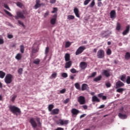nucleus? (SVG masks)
<instances>
[{"label": "nucleus", "mask_w": 130, "mask_h": 130, "mask_svg": "<svg viewBox=\"0 0 130 130\" xmlns=\"http://www.w3.org/2000/svg\"><path fill=\"white\" fill-rule=\"evenodd\" d=\"M9 109L10 111L13 113H19L21 114V110L15 106H10Z\"/></svg>", "instance_id": "f257e3e1"}, {"label": "nucleus", "mask_w": 130, "mask_h": 130, "mask_svg": "<svg viewBox=\"0 0 130 130\" xmlns=\"http://www.w3.org/2000/svg\"><path fill=\"white\" fill-rule=\"evenodd\" d=\"M4 81L6 84H11L13 82V75L11 74H8L6 76Z\"/></svg>", "instance_id": "f03ea898"}, {"label": "nucleus", "mask_w": 130, "mask_h": 130, "mask_svg": "<svg viewBox=\"0 0 130 130\" xmlns=\"http://www.w3.org/2000/svg\"><path fill=\"white\" fill-rule=\"evenodd\" d=\"M56 123L58 125H67V124H69V120L59 119L56 121Z\"/></svg>", "instance_id": "7ed1b4c3"}, {"label": "nucleus", "mask_w": 130, "mask_h": 130, "mask_svg": "<svg viewBox=\"0 0 130 130\" xmlns=\"http://www.w3.org/2000/svg\"><path fill=\"white\" fill-rule=\"evenodd\" d=\"M96 56L98 58H104V56H105V52L102 49H100L97 52Z\"/></svg>", "instance_id": "20e7f679"}, {"label": "nucleus", "mask_w": 130, "mask_h": 130, "mask_svg": "<svg viewBox=\"0 0 130 130\" xmlns=\"http://www.w3.org/2000/svg\"><path fill=\"white\" fill-rule=\"evenodd\" d=\"M29 123H30L31 126L33 127L34 130H38V129H35L37 127V123L34 118H31L29 120Z\"/></svg>", "instance_id": "39448f33"}, {"label": "nucleus", "mask_w": 130, "mask_h": 130, "mask_svg": "<svg viewBox=\"0 0 130 130\" xmlns=\"http://www.w3.org/2000/svg\"><path fill=\"white\" fill-rule=\"evenodd\" d=\"M78 102L80 103V105H83L86 104V100L85 96H80L78 98Z\"/></svg>", "instance_id": "423d86ee"}, {"label": "nucleus", "mask_w": 130, "mask_h": 130, "mask_svg": "<svg viewBox=\"0 0 130 130\" xmlns=\"http://www.w3.org/2000/svg\"><path fill=\"white\" fill-rule=\"evenodd\" d=\"M26 14H27V11H18L17 12V16H18L20 19H25L26 17H25L24 15H26Z\"/></svg>", "instance_id": "0eeeda50"}, {"label": "nucleus", "mask_w": 130, "mask_h": 130, "mask_svg": "<svg viewBox=\"0 0 130 130\" xmlns=\"http://www.w3.org/2000/svg\"><path fill=\"white\" fill-rule=\"evenodd\" d=\"M85 49H86V47L84 46L79 47L75 52L76 55H79V54H81V53H82V52H83Z\"/></svg>", "instance_id": "6e6552de"}, {"label": "nucleus", "mask_w": 130, "mask_h": 130, "mask_svg": "<svg viewBox=\"0 0 130 130\" xmlns=\"http://www.w3.org/2000/svg\"><path fill=\"white\" fill-rule=\"evenodd\" d=\"M129 30H130V25H127L126 26L125 29L122 32V35H123V36H125V35H127V34L129 33Z\"/></svg>", "instance_id": "1a4fd4ad"}, {"label": "nucleus", "mask_w": 130, "mask_h": 130, "mask_svg": "<svg viewBox=\"0 0 130 130\" xmlns=\"http://www.w3.org/2000/svg\"><path fill=\"white\" fill-rule=\"evenodd\" d=\"M124 86V83H123L121 81L119 80L116 83V89H118V88H121Z\"/></svg>", "instance_id": "9d476101"}, {"label": "nucleus", "mask_w": 130, "mask_h": 130, "mask_svg": "<svg viewBox=\"0 0 130 130\" xmlns=\"http://www.w3.org/2000/svg\"><path fill=\"white\" fill-rule=\"evenodd\" d=\"M71 112H72L73 115H75V116H74V117H76V116H77V115H78V114H79V113H80V111H79V110H78L77 109L73 108L72 109Z\"/></svg>", "instance_id": "9b49d317"}, {"label": "nucleus", "mask_w": 130, "mask_h": 130, "mask_svg": "<svg viewBox=\"0 0 130 130\" xmlns=\"http://www.w3.org/2000/svg\"><path fill=\"white\" fill-rule=\"evenodd\" d=\"M80 67L82 70H85L87 67H88V64L86 62L82 61L80 63Z\"/></svg>", "instance_id": "f8f14e48"}, {"label": "nucleus", "mask_w": 130, "mask_h": 130, "mask_svg": "<svg viewBox=\"0 0 130 130\" xmlns=\"http://www.w3.org/2000/svg\"><path fill=\"white\" fill-rule=\"evenodd\" d=\"M103 76H105L107 78H108L110 76V73L108 70H103L102 72Z\"/></svg>", "instance_id": "ddd939ff"}, {"label": "nucleus", "mask_w": 130, "mask_h": 130, "mask_svg": "<svg viewBox=\"0 0 130 130\" xmlns=\"http://www.w3.org/2000/svg\"><path fill=\"white\" fill-rule=\"evenodd\" d=\"M59 113V110L58 109H54L51 112V114L52 115H56Z\"/></svg>", "instance_id": "4468645a"}, {"label": "nucleus", "mask_w": 130, "mask_h": 130, "mask_svg": "<svg viewBox=\"0 0 130 130\" xmlns=\"http://www.w3.org/2000/svg\"><path fill=\"white\" fill-rule=\"evenodd\" d=\"M110 15L111 19H115V18H116V13L114 10L111 11Z\"/></svg>", "instance_id": "2eb2a0df"}, {"label": "nucleus", "mask_w": 130, "mask_h": 130, "mask_svg": "<svg viewBox=\"0 0 130 130\" xmlns=\"http://www.w3.org/2000/svg\"><path fill=\"white\" fill-rule=\"evenodd\" d=\"M72 63H73V62H72V61H68L65 63V66H64L65 69H70V68L72 67Z\"/></svg>", "instance_id": "dca6fc26"}, {"label": "nucleus", "mask_w": 130, "mask_h": 130, "mask_svg": "<svg viewBox=\"0 0 130 130\" xmlns=\"http://www.w3.org/2000/svg\"><path fill=\"white\" fill-rule=\"evenodd\" d=\"M36 3L34 6V8L36 10H37L38 8H40V7H41V4H40V0H36Z\"/></svg>", "instance_id": "f3484780"}, {"label": "nucleus", "mask_w": 130, "mask_h": 130, "mask_svg": "<svg viewBox=\"0 0 130 130\" xmlns=\"http://www.w3.org/2000/svg\"><path fill=\"white\" fill-rule=\"evenodd\" d=\"M118 116L121 119H126V118H127V115L126 114H123L121 113H119Z\"/></svg>", "instance_id": "a211bd4d"}, {"label": "nucleus", "mask_w": 130, "mask_h": 130, "mask_svg": "<svg viewBox=\"0 0 130 130\" xmlns=\"http://www.w3.org/2000/svg\"><path fill=\"white\" fill-rule=\"evenodd\" d=\"M89 89V86L88 84L84 83L81 86V90L82 91H85V90H88Z\"/></svg>", "instance_id": "6ab92c4d"}, {"label": "nucleus", "mask_w": 130, "mask_h": 130, "mask_svg": "<svg viewBox=\"0 0 130 130\" xmlns=\"http://www.w3.org/2000/svg\"><path fill=\"white\" fill-rule=\"evenodd\" d=\"M74 13L75 14V15L77 18H80V14H79V9L75 8L74 9Z\"/></svg>", "instance_id": "aec40b11"}, {"label": "nucleus", "mask_w": 130, "mask_h": 130, "mask_svg": "<svg viewBox=\"0 0 130 130\" xmlns=\"http://www.w3.org/2000/svg\"><path fill=\"white\" fill-rule=\"evenodd\" d=\"M64 58L66 61H70L71 60V56L70 55V54H66L64 56Z\"/></svg>", "instance_id": "412c9836"}, {"label": "nucleus", "mask_w": 130, "mask_h": 130, "mask_svg": "<svg viewBox=\"0 0 130 130\" xmlns=\"http://www.w3.org/2000/svg\"><path fill=\"white\" fill-rule=\"evenodd\" d=\"M92 102H100V100L97 96L94 95L92 97Z\"/></svg>", "instance_id": "4be33fe9"}, {"label": "nucleus", "mask_w": 130, "mask_h": 130, "mask_svg": "<svg viewBox=\"0 0 130 130\" xmlns=\"http://www.w3.org/2000/svg\"><path fill=\"white\" fill-rule=\"evenodd\" d=\"M15 58L17 60H21L22 59V54L18 53L15 56Z\"/></svg>", "instance_id": "5701e85b"}, {"label": "nucleus", "mask_w": 130, "mask_h": 130, "mask_svg": "<svg viewBox=\"0 0 130 130\" xmlns=\"http://www.w3.org/2000/svg\"><path fill=\"white\" fill-rule=\"evenodd\" d=\"M55 18H52L50 20L51 25H54L56 22V15H54Z\"/></svg>", "instance_id": "b1692460"}, {"label": "nucleus", "mask_w": 130, "mask_h": 130, "mask_svg": "<svg viewBox=\"0 0 130 130\" xmlns=\"http://www.w3.org/2000/svg\"><path fill=\"white\" fill-rule=\"evenodd\" d=\"M125 89L119 87L117 88L116 92H117L118 93H120L121 94H122V93L123 92V91H125Z\"/></svg>", "instance_id": "393cba45"}, {"label": "nucleus", "mask_w": 130, "mask_h": 130, "mask_svg": "<svg viewBox=\"0 0 130 130\" xmlns=\"http://www.w3.org/2000/svg\"><path fill=\"white\" fill-rule=\"evenodd\" d=\"M101 79H102V76L100 75V76L95 77V78H94L93 81H94V82H98L99 81H101Z\"/></svg>", "instance_id": "a878e982"}, {"label": "nucleus", "mask_w": 130, "mask_h": 130, "mask_svg": "<svg viewBox=\"0 0 130 130\" xmlns=\"http://www.w3.org/2000/svg\"><path fill=\"white\" fill-rule=\"evenodd\" d=\"M121 29V24L119 22H117V25L116 27V30L117 31H119Z\"/></svg>", "instance_id": "bb28decb"}, {"label": "nucleus", "mask_w": 130, "mask_h": 130, "mask_svg": "<svg viewBox=\"0 0 130 130\" xmlns=\"http://www.w3.org/2000/svg\"><path fill=\"white\" fill-rule=\"evenodd\" d=\"M53 108H54V105H53V104H50L48 107V110L49 111H50V112H51V111H52V109H53Z\"/></svg>", "instance_id": "cd10ccee"}, {"label": "nucleus", "mask_w": 130, "mask_h": 130, "mask_svg": "<svg viewBox=\"0 0 130 130\" xmlns=\"http://www.w3.org/2000/svg\"><path fill=\"white\" fill-rule=\"evenodd\" d=\"M6 76V73L3 72L2 71H0V78L1 79H4Z\"/></svg>", "instance_id": "c85d7f7f"}, {"label": "nucleus", "mask_w": 130, "mask_h": 130, "mask_svg": "<svg viewBox=\"0 0 130 130\" xmlns=\"http://www.w3.org/2000/svg\"><path fill=\"white\" fill-rule=\"evenodd\" d=\"M125 59H126V60H128V59H130V53L128 52H126L125 55Z\"/></svg>", "instance_id": "c756f323"}, {"label": "nucleus", "mask_w": 130, "mask_h": 130, "mask_svg": "<svg viewBox=\"0 0 130 130\" xmlns=\"http://www.w3.org/2000/svg\"><path fill=\"white\" fill-rule=\"evenodd\" d=\"M126 79V75L124 74L121 76L120 80L122 82H125V79Z\"/></svg>", "instance_id": "7c9ffc66"}, {"label": "nucleus", "mask_w": 130, "mask_h": 130, "mask_svg": "<svg viewBox=\"0 0 130 130\" xmlns=\"http://www.w3.org/2000/svg\"><path fill=\"white\" fill-rule=\"evenodd\" d=\"M4 11L5 12V13L6 14H7V15L9 16V17H13V15L12 14V13H11V12L8 11V10L4 9Z\"/></svg>", "instance_id": "2f4dec72"}, {"label": "nucleus", "mask_w": 130, "mask_h": 130, "mask_svg": "<svg viewBox=\"0 0 130 130\" xmlns=\"http://www.w3.org/2000/svg\"><path fill=\"white\" fill-rule=\"evenodd\" d=\"M33 62L35 64H39V63H40V59L39 58H37L34 60Z\"/></svg>", "instance_id": "473e14b6"}, {"label": "nucleus", "mask_w": 130, "mask_h": 130, "mask_svg": "<svg viewBox=\"0 0 130 130\" xmlns=\"http://www.w3.org/2000/svg\"><path fill=\"white\" fill-rule=\"evenodd\" d=\"M75 87L77 89V90H81V86L80 85V84L78 83H76L75 84Z\"/></svg>", "instance_id": "72a5a7b5"}, {"label": "nucleus", "mask_w": 130, "mask_h": 130, "mask_svg": "<svg viewBox=\"0 0 130 130\" xmlns=\"http://www.w3.org/2000/svg\"><path fill=\"white\" fill-rule=\"evenodd\" d=\"M39 49L38 48H33L32 49V53H36V52H38Z\"/></svg>", "instance_id": "f704fd0d"}, {"label": "nucleus", "mask_w": 130, "mask_h": 130, "mask_svg": "<svg viewBox=\"0 0 130 130\" xmlns=\"http://www.w3.org/2000/svg\"><path fill=\"white\" fill-rule=\"evenodd\" d=\"M20 52L21 53H23L25 50V47L24 46V45L20 46Z\"/></svg>", "instance_id": "c9c22d12"}, {"label": "nucleus", "mask_w": 130, "mask_h": 130, "mask_svg": "<svg viewBox=\"0 0 130 130\" xmlns=\"http://www.w3.org/2000/svg\"><path fill=\"white\" fill-rule=\"evenodd\" d=\"M16 5L17 6V7H19V8H20L21 9H22V8L24 7V5H23V4H22L20 2H17L16 3Z\"/></svg>", "instance_id": "e433bc0d"}, {"label": "nucleus", "mask_w": 130, "mask_h": 130, "mask_svg": "<svg viewBox=\"0 0 130 130\" xmlns=\"http://www.w3.org/2000/svg\"><path fill=\"white\" fill-rule=\"evenodd\" d=\"M95 6V0H93L89 5V8H94Z\"/></svg>", "instance_id": "4c0bfd02"}, {"label": "nucleus", "mask_w": 130, "mask_h": 130, "mask_svg": "<svg viewBox=\"0 0 130 130\" xmlns=\"http://www.w3.org/2000/svg\"><path fill=\"white\" fill-rule=\"evenodd\" d=\"M72 45V43L70 42H66V45H65V47L66 48H68V47H70Z\"/></svg>", "instance_id": "58836bf2"}, {"label": "nucleus", "mask_w": 130, "mask_h": 130, "mask_svg": "<svg viewBox=\"0 0 130 130\" xmlns=\"http://www.w3.org/2000/svg\"><path fill=\"white\" fill-rule=\"evenodd\" d=\"M67 18L68 20H74L75 16L73 15H68Z\"/></svg>", "instance_id": "ea45409f"}, {"label": "nucleus", "mask_w": 130, "mask_h": 130, "mask_svg": "<svg viewBox=\"0 0 130 130\" xmlns=\"http://www.w3.org/2000/svg\"><path fill=\"white\" fill-rule=\"evenodd\" d=\"M48 52H49V47H47L45 51V54H46V55H47V54H48Z\"/></svg>", "instance_id": "a19ab883"}, {"label": "nucleus", "mask_w": 130, "mask_h": 130, "mask_svg": "<svg viewBox=\"0 0 130 130\" xmlns=\"http://www.w3.org/2000/svg\"><path fill=\"white\" fill-rule=\"evenodd\" d=\"M111 50L110 48H108L107 50L106 53L107 55H110L111 54Z\"/></svg>", "instance_id": "79ce46f5"}, {"label": "nucleus", "mask_w": 130, "mask_h": 130, "mask_svg": "<svg viewBox=\"0 0 130 130\" xmlns=\"http://www.w3.org/2000/svg\"><path fill=\"white\" fill-rule=\"evenodd\" d=\"M61 77H62V78H68V73H63L61 74Z\"/></svg>", "instance_id": "37998d69"}, {"label": "nucleus", "mask_w": 130, "mask_h": 130, "mask_svg": "<svg viewBox=\"0 0 130 130\" xmlns=\"http://www.w3.org/2000/svg\"><path fill=\"white\" fill-rule=\"evenodd\" d=\"M4 8H5V9H7V10L11 11V8H10V7H9V6H8L6 4H4Z\"/></svg>", "instance_id": "c03bdc74"}, {"label": "nucleus", "mask_w": 130, "mask_h": 130, "mask_svg": "<svg viewBox=\"0 0 130 130\" xmlns=\"http://www.w3.org/2000/svg\"><path fill=\"white\" fill-rule=\"evenodd\" d=\"M107 88H110V87H111V83H110V82H107L106 84H105Z\"/></svg>", "instance_id": "a18cd8bd"}, {"label": "nucleus", "mask_w": 130, "mask_h": 130, "mask_svg": "<svg viewBox=\"0 0 130 130\" xmlns=\"http://www.w3.org/2000/svg\"><path fill=\"white\" fill-rule=\"evenodd\" d=\"M90 2H91V0H85L84 2V6H87V5H88L89 4V3H90Z\"/></svg>", "instance_id": "49530a36"}, {"label": "nucleus", "mask_w": 130, "mask_h": 130, "mask_svg": "<svg viewBox=\"0 0 130 130\" xmlns=\"http://www.w3.org/2000/svg\"><path fill=\"white\" fill-rule=\"evenodd\" d=\"M126 83L128 84H130V76H127L126 80Z\"/></svg>", "instance_id": "de8ad7c7"}, {"label": "nucleus", "mask_w": 130, "mask_h": 130, "mask_svg": "<svg viewBox=\"0 0 130 130\" xmlns=\"http://www.w3.org/2000/svg\"><path fill=\"white\" fill-rule=\"evenodd\" d=\"M18 73L19 74V75H22L23 74V69L20 68L18 71Z\"/></svg>", "instance_id": "09e8293b"}, {"label": "nucleus", "mask_w": 130, "mask_h": 130, "mask_svg": "<svg viewBox=\"0 0 130 130\" xmlns=\"http://www.w3.org/2000/svg\"><path fill=\"white\" fill-rule=\"evenodd\" d=\"M16 98H17V95H14L11 99V101L12 102L14 103L15 102V100H16Z\"/></svg>", "instance_id": "8fccbe9b"}, {"label": "nucleus", "mask_w": 130, "mask_h": 130, "mask_svg": "<svg viewBox=\"0 0 130 130\" xmlns=\"http://www.w3.org/2000/svg\"><path fill=\"white\" fill-rule=\"evenodd\" d=\"M71 73H72V74H76V73H77V70H76V69H72L70 70Z\"/></svg>", "instance_id": "3c124183"}, {"label": "nucleus", "mask_w": 130, "mask_h": 130, "mask_svg": "<svg viewBox=\"0 0 130 130\" xmlns=\"http://www.w3.org/2000/svg\"><path fill=\"white\" fill-rule=\"evenodd\" d=\"M18 23L19 25H21L23 27H25V25H24V23L22 21L18 20Z\"/></svg>", "instance_id": "603ef678"}, {"label": "nucleus", "mask_w": 130, "mask_h": 130, "mask_svg": "<svg viewBox=\"0 0 130 130\" xmlns=\"http://www.w3.org/2000/svg\"><path fill=\"white\" fill-rule=\"evenodd\" d=\"M53 10L52 11V14H54V13H56L57 11V8H53Z\"/></svg>", "instance_id": "864d4df0"}, {"label": "nucleus", "mask_w": 130, "mask_h": 130, "mask_svg": "<svg viewBox=\"0 0 130 130\" xmlns=\"http://www.w3.org/2000/svg\"><path fill=\"white\" fill-rule=\"evenodd\" d=\"M56 76H57V73H53L51 75V77L52 78H54V79H55V78H56Z\"/></svg>", "instance_id": "5fc2aeb1"}, {"label": "nucleus", "mask_w": 130, "mask_h": 130, "mask_svg": "<svg viewBox=\"0 0 130 130\" xmlns=\"http://www.w3.org/2000/svg\"><path fill=\"white\" fill-rule=\"evenodd\" d=\"M96 72H93L91 74V75L90 76V78H94V77H95L96 75Z\"/></svg>", "instance_id": "6e6d98bb"}, {"label": "nucleus", "mask_w": 130, "mask_h": 130, "mask_svg": "<svg viewBox=\"0 0 130 130\" xmlns=\"http://www.w3.org/2000/svg\"><path fill=\"white\" fill-rule=\"evenodd\" d=\"M70 102V99H67L66 100L64 101L63 103L64 104H67Z\"/></svg>", "instance_id": "4d7b16f0"}, {"label": "nucleus", "mask_w": 130, "mask_h": 130, "mask_svg": "<svg viewBox=\"0 0 130 130\" xmlns=\"http://www.w3.org/2000/svg\"><path fill=\"white\" fill-rule=\"evenodd\" d=\"M5 43V41H4V39L1 38L0 39V45L4 44Z\"/></svg>", "instance_id": "13d9d810"}, {"label": "nucleus", "mask_w": 130, "mask_h": 130, "mask_svg": "<svg viewBox=\"0 0 130 130\" xmlns=\"http://www.w3.org/2000/svg\"><path fill=\"white\" fill-rule=\"evenodd\" d=\"M66 89H63L60 90V93L61 94H64V93H66Z\"/></svg>", "instance_id": "bf43d9fd"}, {"label": "nucleus", "mask_w": 130, "mask_h": 130, "mask_svg": "<svg viewBox=\"0 0 130 130\" xmlns=\"http://www.w3.org/2000/svg\"><path fill=\"white\" fill-rule=\"evenodd\" d=\"M7 37L9 38V39H12V38H14V36L12 35H8Z\"/></svg>", "instance_id": "052dcab7"}, {"label": "nucleus", "mask_w": 130, "mask_h": 130, "mask_svg": "<svg viewBox=\"0 0 130 130\" xmlns=\"http://www.w3.org/2000/svg\"><path fill=\"white\" fill-rule=\"evenodd\" d=\"M98 6L100 7H102V6H103V4H102V2L100 1L98 3Z\"/></svg>", "instance_id": "680f3d73"}, {"label": "nucleus", "mask_w": 130, "mask_h": 130, "mask_svg": "<svg viewBox=\"0 0 130 130\" xmlns=\"http://www.w3.org/2000/svg\"><path fill=\"white\" fill-rule=\"evenodd\" d=\"M56 3V0H50V4H55Z\"/></svg>", "instance_id": "e2e57ef3"}, {"label": "nucleus", "mask_w": 130, "mask_h": 130, "mask_svg": "<svg viewBox=\"0 0 130 130\" xmlns=\"http://www.w3.org/2000/svg\"><path fill=\"white\" fill-rule=\"evenodd\" d=\"M75 77H76V75L70 76V78L71 80H74V79H75Z\"/></svg>", "instance_id": "0e129e2a"}, {"label": "nucleus", "mask_w": 130, "mask_h": 130, "mask_svg": "<svg viewBox=\"0 0 130 130\" xmlns=\"http://www.w3.org/2000/svg\"><path fill=\"white\" fill-rule=\"evenodd\" d=\"M37 120L38 122L39 126L41 127V123L40 122V120H39V119H37Z\"/></svg>", "instance_id": "69168bd1"}, {"label": "nucleus", "mask_w": 130, "mask_h": 130, "mask_svg": "<svg viewBox=\"0 0 130 130\" xmlns=\"http://www.w3.org/2000/svg\"><path fill=\"white\" fill-rule=\"evenodd\" d=\"M49 15V12H47L44 14V18H46Z\"/></svg>", "instance_id": "338daca9"}, {"label": "nucleus", "mask_w": 130, "mask_h": 130, "mask_svg": "<svg viewBox=\"0 0 130 130\" xmlns=\"http://www.w3.org/2000/svg\"><path fill=\"white\" fill-rule=\"evenodd\" d=\"M82 107L85 110H86V109H88V106L87 105H83L82 106Z\"/></svg>", "instance_id": "774afa93"}]
</instances>
